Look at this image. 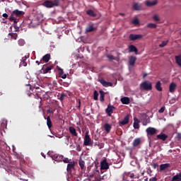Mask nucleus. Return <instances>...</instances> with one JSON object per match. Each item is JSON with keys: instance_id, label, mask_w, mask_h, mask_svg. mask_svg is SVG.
<instances>
[{"instance_id": "obj_4", "label": "nucleus", "mask_w": 181, "mask_h": 181, "mask_svg": "<svg viewBox=\"0 0 181 181\" xmlns=\"http://www.w3.org/2000/svg\"><path fill=\"white\" fill-rule=\"evenodd\" d=\"M83 145L85 146H90V145H91V137H90V135L88 134V131L86 132Z\"/></svg>"}, {"instance_id": "obj_8", "label": "nucleus", "mask_w": 181, "mask_h": 181, "mask_svg": "<svg viewBox=\"0 0 181 181\" xmlns=\"http://www.w3.org/2000/svg\"><path fill=\"white\" fill-rule=\"evenodd\" d=\"M99 83L103 86V87H112L114 84L111 82H107V81H105L104 78L98 79Z\"/></svg>"}, {"instance_id": "obj_22", "label": "nucleus", "mask_w": 181, "mask_h": 181, "mask_svg": "<svg viewBox=\"0 0 181 181\" xmlns=\"http://www.w3.org/2000/svg\"><path fill=\"white\" fill-rule=\"evenodd\" d=\"M157 139H160L161 141H166L168 139V135L165 134L161 133L157 135Z\"/></svg>"}, {"instance_id": "obj_29", "label": "nucleus", "mask_w": 181, "mask_h": 181, "mask_svg": "<svg viewBox=\"0 0 181 181\" xmlns=\"http://www.w3.org/2000/svg\"><path fill=\"white\" fill-rule=\"evenodd\" d=\"M133 8L134 9V11H141V9H142V6H141V4L138 3H135L133 5Z\"/></svg>"}, {"instance_id": "obj_27", "label": "nucleus", "mask_w": 181, "mask_h": 181, "mask_svg": "<svg viewBox=\"0 0 181 181\" xmlns=\"http://www.w3.org/2000/svg\"><path fill=\"white\" fill-rule=\"evenodd\" d=\"M59 73V77H62V78H67V75L66 74H64V71H63V69L62 68L58 69Z\"/></svg>"}, {"instance_id": "obj_43", "label": "nucleus", "mask_w": 181, "mask_h": 181, "mask_svg": "<svg viewBox=\"0 0 181 181\" xmlns=\"http://www.w3.org/2000/svg\"><path fill=\"white\" fill-rule=\"evenodd\" d=\"M93 100L97 101L98 100V92L97 90H94L93 92Z\"/></svg>"}, {"instance_id": "obj_10", "label": "nucleus", "mask_w": 181, "mask_h": 181, "mask_svg": "<svg viewBox=\"0 0 181 181\" xmlns=\"http://www.w3.org/2000/svg\"><path fill=\"white\" fill-rule=\"evenodd\" d=\"M129 122V115H127L124 117V119L119 122V127H122V125H127Z\"/></svg>"}, {"instance_id": "obj_56", "label": "nucleus", "mask_w": 181, "mask_h": 181, "mask_svg": "<svg viewBox=\"0 0 181 181\" xmlns=\"http://www.w3.org/2000/svg\"><path fill=\"white\" fill-rule=\"evenodd\" d=\"M149 181H158V178H156V177H153L149 179Z\"/></svg>"}, {"instance_id": "obj_13", "label": "nucleus", "mask_w": 181, "mask_h": 181, "mask_svg": "<svg viewBox=\"0 0 181 181\" xmlns=\"http://www.w3.org/2000/svg\"><path fill=\"white\" fill-rule=\"evenodd\" d=\"M13 15L16 16V17L23 16V15H25V12L16 9L13 11Z\"/></svg>"}, {"instance_id": "obj_9", "label": "nucleus", "mask_w": 181, "mask_h": 181, "mask_svg": "<svg viewBox=\"0 0 181 181\" xmlns=\"http://www.w3.org/2000/svg\"><path fill=\"white\" fill-rule=\"evenodd\" d=\"M100 169L101 170H107L110 169V165H108V163H107V160H103L100 163Z\"/></svg>"}, {"instance_id": "obj_34", "label": "nucleus", "mask_w": 181, "mask_h": 181, "mask_svg": "<svg viewBox=\"0 0 181 181\" xmlns=\"http://www.w3.org/2000/svg\"><path fill=\"white\" fill-rule=\"evenodd\" d=\"M6 149V144L4 142H0V152H4Z\"/></svg>"}, {"instance_id": "obj_53", "label": "nucleus", "mask_w": 181, "mask_h": 181, "mask_svg": "<svg viewBox=\"0 0 181 181\" xmlns=\"http://www.w3.org/2000/svg\"><path fill=\"white\" fill-rule=\"evenodd\" d=\"M107 57L109 60H115V57L114 55H107Z\"/></svg>"}, {"instance_id": "obj_12", "label": "nucleus", "mask_w": 181, "mask_h": 181, "mask_svg": "<svg viewBox=\"0 0 181 181\" xmlns=\"http://www.w3.org/2000/svg\"><path fill=\"white\" fill-rule=\"evenodd\" d=\"M74 166H76V162H69L67 165L66 170L67 172H71L73 169H74Z\"/></svg>"}, {"instance_id": "obj_25", "label": "nucleus", "mask_w": 181, "mask_h": 181, "mask_svg": "<svg viewBox=\"0 0 181 181\" xmlns=\"http://www.w3.org/2000/svg\"><path fill=\"white\" fill-rule=\"evenodd\" d=\"M176 90V83H171L169 86V91L170 93H175V90Z\"/></svg>"}, {"instance_id": "obj_21", "label": "nucleus", "mask_w": 181, "mask_h": 181, "mask_svg": "<svg viewBox=\"0 0 181 181\" xmlns=\"http://www.w3.org/2000/svg\"><path fill=\"white\" fill-rule=\"evenodd\" d=\"M121 102L122 104H124L126 105H128V104H129L131 100L129 99V98L128 97H123L121 98Z\"/></svg>"}, {"instance_id": "obj_11", "label": "nucleus", "mask_w": 181, "mask_h": 181, "mask_svg": "<svg viewBox=\"0 0 181 181\" xmlns=\"http://www.w3.org/2000/svg\"><path fill=\"white\" fill-rule=\"evenodd\" d=\"M146 6H155V5H158V0H153V1H151L149 0H147L145 1Z\"/></svg>"}, {"instance_id": "obj_48", "label": "nucleus", "mask_w": 181, "mask_h": 181, "mask_svg": "<svg viewBox=\"0 0 181 181\" xmlns=\"http://www.w3.org/2000/svg\"><path fill=\"white\" fill-rule=\"evenodd\" d=\"M165 110H166L165 106L160 107V109L158 110L159 114H163V112H165Z\"/></svg>"}, {"instance_id": "obj_38", "label": "nucleus", "mask_w": 181, "mask_h": 181, "mask_svg": "<svg viewBox=\"0 0 181 181\" xmlns=\"http://www.w3.org/2000/svg\"><path fill=\"white\" fill-rule=\"evenodd\" d=\"M175 62L181 67V55L175 56Z\"/></svg>"}, {"instance_id": "obj_14", "label": "nucleus", "mask_w": 181, "mask_h": 181, "mask_svg": "<svg viewBox=\"0 0 181 181\" xmlns=\"http://www.w3.org/2000/svg\"><path fill=\"white\" fill-rule=\"evenodd\" d=\"M134 122L133 127L134 129H139V122H141V121H139L138 118L134 117Z\"/></svg>"}, {"instance_id": "obj_16", "label": "nucleus", "mask_w": 181, "mask_h": 181, "mask_svg": "<svg viewBox=\"0 0 181 181\" xmlns=\"http://www.w3.org/2000/svg\"><path fill=\"white\" fill-rule=\"evenodd\" d=\"M42 74H46V65H43L42 68L40 70L37 78H39V77H43Z\"/></svg>"}, {"instance_id": "obj_26", "label": "nucleus", "mask_w": 181, "mask_h": 181, "mask_svg": "<svg viewBox=\"0 0 181 181\" xmlns=\"http://www.w3.org/2000/svg\"><path fill=\"white\" fill-rule=\"evenodd\" d=\"M27 59H28V56H25L24 57L22 58V60L20 63V66H23L24 67H26V66H28V63L26 62Z\"/></svg>"}, {"instance_id": "obj_55", "label": "nucleus", "mask_w": 181, "mask_h": 181, "mask_svg": "<svg viewBox=\"0 0 181 181\" xmlns=\"http://www.w3.org/2000/svg\"><path fill=\"white\" fill-rule=\"evenodd\" d=\"M59 3L60 0H54V5H55V6H59Z\"/></svg>"}, {"instance_id": "obj_2", "label": "nucleus", "mask_w": 181, "mask_h": 181, "mask_svg": "<svg viewBox=\"0 0 181 181\" xmlns=\"http://www.w3.org/2000/svg\"><path fill=\"white\" fill-rule=\"evenodd\" d=\"M25 90L28 97H33L36 98V100H40V103H42V98L39 97V95L37 93L33 94V90H35V88L32 87L30 84L25 85Z\"/></svg>"}, {"instance_id": "obj_52", "label": "nucleus", "mask_w": 181, "mask_h": 181, "mask_svg": "<svg viewBox=\"0 0 181 181\" xmlns=\"http://www.w3.org/2000/svg\"><path fill=\"white\" fill-rule=\"evenodd\" d=\"M18 45H19V46H23V45H25V40H18Z\"/></svg>"}, {"instance_id": "obj_46", "label": "nucleus", "mask_w": 181, "mask_h": 181, "mask_svg": "<svg viewBox=\"0 0 181 181\" xmlns=\"http://www.w3.org/2000/svg\"><path fill=\"white\" fill-rule=\"evenodd\" d=\"M53 67H54V65H50V66H47V64L46 73H47L48 71H50V70H52V69H53Z\"/></svg>"}, {"instance_id": "obj_60", "label": "nucleus", "mask_w": 181, "mask_h": 181, "mask_svg": "<svg viewBox=\"0 0 181 181\" xmlns=\"http://www.w3.org/2000/svg\"><path fill=\"white\" fill-rule=\"evenodd\" d=\"M129 177L131 179H134V177H135V174H134V173L130 174Z\"/></svg>"}, {"instance_id": "obj_42", "label": "nucleus", "mask_w": 181, "mask_h": 181, "mask_svg": "<svg viewBox=\"0 0 181 181\" xmlns=\"http://www.w3.org/2000/svg\"><path fill=\"white\" fill-rule=\"evenodd\" d=\"M46 95H47V100H49V98L50 100V98H52L53 97V95L52 94V92H50V91H47Z\"/></svg>"}, {"instance_id": "obj_61", "label": "nucleus", "mask_w": 181, "mask_h": 181, "mask_svg": "<svg viewBox=\"0 0 181 181\" xmlns=\"http://www.w3.org/2000/svg\"><path fill=\"white\" fill-rule=\"evenodd\" d=\"M48 87L49 89L53 88V85L52 83H48Z\"/></svg>"}, {"instance_id": "obj_6", "label": "nucleus", "mask_w": 181, "mask_h": 181, "mask_svg": "<svg viewBox=\"0 0 181 181\" xmlns=\"http://www.w3.org/2000/svg\"><path fill=\"white\" fill-rule=\"evenodd\" d=\"M142 37H144V35L141 34H130L129 36V39L133 42L135 40H140V39H142Z\"/></svg>"}, {"instance_id": "obj_64", "label": "nucleus", "mask_w": 181, "mask_h": 181, "mask_svg": "<svg viewBox=\"0 0 181 181\" xmlns=\"http://www.w3.org/2000/svg\"><path fill=\"white\" fill-rule=\"evenodd\" d=\"M42 61H43V62H46V55H44V56L42 57Z\"/></svg>"}, {"instance_id": "obj_37", "label": "nucleus", "mask_w": 181, "mask_h": 181, "mask_svg": "<svg viewBox=\"0 0 181 181\" xmlns=\"http://www.w3.org/2000/svg\"><path fill=\"white\" fill-rule=\"evenodd\" d=\"M53 6H55L53 1H46V8H53Z\"/></svg>"}, {"instance_id": "obj_18", "label": "nucleus", "mask_w": 181, "mask_h": 181, "mask_svg": "<svg viewBox=\"0 0 181 181\" xmlns=\"http://www.w3.org/2000/svg\"><path fill=\"white\" fill-rule=\"evenodd\" d=\"M141 138H136L133 141L132 145L135 148L136 146H139V145H141Z\"/></svg>"}, {"instance_id": "obj_36", "label": "nucleus", "mask_w": 181, "mask_h": 181, "mask_svg": "<svg viewBox=\"0 0 181 181\" xmlns=\"http://www.w3.org/2000/svg\"><path fill=\"white\" fill-rule=\"evenodd\" d=\"M94 30H95V28H94L93 25H88L86 29V32H88V33L94 32Z\"/></svg>"}, {"instance_id": "obj_15", "label": "nucleus", "mask_w": 181, "mask_h": 181, "mask_svg": "<svg viewBox=\"0 0 181 181\" xmlns=\"http://www.w3.org/2000/svg\"><path fill=\"white\" fill-rule=\"evenodd\" d=\"M63 155L55 154V156H54V160H55L56 162H63Z\"/></svg>"}, {"instance_id": "obj_62", "label": "nucleus", "mask_w": 181, "mask_h": 181, "mask_svg": "<svg viewBox=\"0 0 181 181\" xmlns=\"http://www.w3.org/2000/svg\"><path fill=\"white\" fill-rule=\"evenodd\" d=\"M42 114H43L45 119H46V115H45V109H42Z\"/></svg>"}, {"instance_id": "obj_23", "label": "nucleus", "mask_w": 181, "mask_h": 181, "mask_svg": "<svg viewBox=\"0 0 181 181\" xmlns=\"http://www.w3.org/2000/svg\"><path fill=\"white\" fill-rule=\"evenodd\" d=\"M112 126L111 124H108V123H105L104 125V129L105 131L107 133L110 134V132H111V129H112Z\"/></svg>"}, {"instance_id": "obj_58", "label": "nucleus", "mask_w": 181, "mask_h": 181, "mask_svg": "<svg viewBox=\"0 0 181 181\" xmlns=\"http://www.w3.org/2000/svg\"><path fill=\"white\" fill-rule=\"evenodd\" d=\"M76 151H78V152H80L81 151V147L80 146V145H78L76 146Z\"/></svg>"}, {"instance_id": "obj_54", "label": "nucleus", "mask_w": 181, "mask_h": 181, "mask_svg": "<svg viewBox=\"0 0 181 181\" xmlns=\"http://www.w3.org/2000/svg\"><path fill=\"white\" fill-rule=\"evenodd\" d=\"M49 60H50V54H46V63H49Z\"/></svg>"}, {"instance_id": "obj_30", "label": "nucleus", "mask_w": 181, "mask_h": 181, "mask_svg": "<svg viewBox=\"0 0 181 181\" xmlns=\"http://www.w3.org/2000/svg\"><path fill=\"white\" fill-rule=\"evenodd\" d=\"M87 15H88L89 16H92L93 18H95V16H97V14L95 13H94V11L90 9L86 11Z\"/></svg>"}, {"instance_id": "obj_24", "label": "nucleus", "mask_w": 181, "mask_h": 181, "mask_svg": "<svg viewBox=\"0 0 181 181\" xmlns=\"http://www.w3.org/2000/svg\"><path fill=\"white\" fill-rule=\"evenodd\" d=\"M129 52H130L131 53H132V52L137 53L138 48H136V47H135V45H131L129 46Z\"/></svg>"}, {"instance_id": "obj_49", "label": "nucleus", "mask_w": 181, "mask_h": 181, "mask_svg": "<svg viewBox=\"0 0 181 181\" xmlns=\"http://www.w3.org/2000/svg\"><path fill=\"white\" fill-rule=\"evenodd\" d=\"M168 45V41H163L161 44H160V47H165Z\"/></svg>"}, {"instance_id": "obj_17", "label": "nucleus", "mask_w": 181, "mask_h": 181, "mask_svg": "<svg viewBox=\"0 0 181 181\" xmlns=\"http://www.w3.org/2000/svg\"><path fill=\"white\" fill-rule=\"evenodd\" d=\"M136 62V57H130L129 59V66H135V63Z\"/></svg>"}, {"instance_id": "obj_57", "label": "nucleus", "mask_w": 181, "mask_h": 181, "mask_svg": "<svg viewBox=\"0 0 181 181\" xmlns=\"http://www.w3.org/2000/svg\"><path fill=\"white\" fill-rule=\"evenodd\" d=\"M151 166L153 168V169H156V167L158 166L157 163H154L151 165Z\"/></svg>"}, {"instance_id": "obj_45", "label": "nucleus", "mask_w": 181, "mask_h": 181, "mask_svg": "<svg viewBox=\"0 0 181 181\" xmlns=\"http://www.w3.org/2000/svg\"><path fill=\"white\" fill-rule=\"evenodd\" d=\"M174 180H177L181 181V173L174 175Z\"/></svg>"}, {"instance_id": "obj_50", "label": "nucleus", "mask_w": 181, "mask_h": 181, "mask_svg": "<svg viewBox=\"0 0 181 181\" xmlns=\"http://www.w3.org/2000/svg\"><path fill=\"white\" fill-rule=\"evenodd\" d=\"M62 162H64V163H70V160H69L67 158L63 157Z\"/></svg>"}, {"instance_id": "obj_47", "label": "nucleus", "mask_w": 181, "mask_h": 181, "mask_svg": "<svg viewBox=\"0 0 181 181\" xmlns=\"http://www.w3.org/2000/svg\"><path fill=\"white\" fill-rule=\"evenodd\" d=\"M132 23H133V25H139V19H138V18H134V19L132 21Z\"/></svg>"}, {"instance_id": "obj_7", "label": "nucleus", "mask_w": 181, "mask_h": 181, "mask_svg": "<svg viewBox=\"0 0 181 181\" xmlns=\"http://www.w3.org/2000/svg\"><path fill=\"white\" fill-rule=\"evenodd\" d=\"M114 110H115V107L108 105L107 107L105 109V112L109 117H111L114 112Z\"/></svg>"}, {"instance_id": "obj_44", "label": "nucleus", "mask_w": 181, "mask_h": 181, "mask_svg": "<svg viewBox=\"0 0 181 181\" xmlns=\"http://www.w3.org/2000/svg\"><path fill=\"white\" fill-rule=\"evenodd\" d=\"M153 21H155V22H159V21H160V18H159V16L158 14H155L153 16Z\"/></svg>"}, {"instance_id": "obj_28", "label": "nucleus", "mask_w": 181, "mask_h": 181, "mask_svg": "<svg viewBox=\"0 0 181 181\" xmlns=\"http://www.w3.org/2000/svg\"><path fill=\"white\" fill-rule=\"evenodd\" d=\"M69 132L73 135L74 136H78L77 132L76 131V129L73 127H69Z\"/></svg>"}, {"instance_id": "obj_31", "label": "nucleus", "mask_w": 181, "mask_h": 181, "mask_svg": "<svg viewBox=\"0 0 181 181\" xmlns=\"http://www.w3.org/2000/svg\"><path fill=\"white\" fill-rule=\"evenodd\" d=\"M99 93L100 94V101L101 103H104V98L105 97V92H104V90H100Z\"/></svg>"}, {"instance_id": "obj_40", "label": "nucleus", "mask_w": 181, "mask_h": 181, "mask_svg": "<svg viewBox=\"0 0 181 181\" xmlns=\"http://www.w3.org/2000/svg\"><path fill=\"white\" fill-rule=\"evenodd\" d=\"M86 163L83 160H79V166L82 170H84Z\"/></svg>"}, {"instance_id": "obj_1", "label": "nucleus", "mask_w": 181, "mask_h": 181, "mask_svg": "<svg viewBox=\"0 0 181 181\" xmlns=\"http://www.w3.org/2000/svg\"><path fill=\"white\" fill-rule=\"evenodd\" d=\"M47 125L49 129L52 131V119L50 118L53 117L54 114V111H56V107H54V104L52 102H48V105H47Z\"/></svg>"}, {"instance_id": "obj_51", "label": "nucleus", "mask_w": 181, "mask_h": 181, "mask_svg": "<svg viewBox=\"0 0 181 181\" xmlns=\"http://www.w3.org/2000/svg\"><path fill=\"white\" fill-rule=\"evenodd\" d=\"M64 97H67V95L64 93H62L61 95H60L59 100L61 101H63L64 100Z\"/></svg>"}, {"instance_id": "obj_20", "label": "nucleus", "mask_w": 181, "mask_h": 181, "mask_svg": "<svg viewBox=\"0 0 181 181\" xmlns=\"http://www.w3.org/2000/svg\"><path fill=\"white\" fill-rule=\"evenodd\" d=\"M168 168H170V163H165L160 165V172L163 170H166Z\"/></svg>"}, {"instance_id": "obj_39", "label": "nucleus", "mask_w": 181, "mask_h": 181, "mask_svg": "<svg viewBox=\"0 0 181 181\" xmlns=\"http://www.w3.org/2000/svg\"><path fill=\"white\" fill-rule=\"evenodd\" d=\"M47 155L49 156V158H52V160H54L56 153H54L53 151H48Z\"/></svg>"}, {"instance_id": "obj_63", "label": "nucleus", "mask_w": 181, "mask_h": 181, "mask_svg": "<svg viewBox=\"0 0 181 181\" xmlns=\"http://www.w3.org/2000/svg\"><path fill=\"white\" fill-rule=\"evenodd\" d=\"M177 138L178 139H181V135H180V134H177Z\"/></svg>"}, {"instance_id": "obj_41", "label": "nucleus", "mask_w": 181, "mask_h": 181, "mask_svg": "<svg viewBox=\"0 0 181 181\" xmlns=\"http://www.w3.org/2000/svg\"><path fill=\"white\" fill-rule=\"evenodd\" d=\"M9 36H11V39H14V40H16L18 39V34L16 33H9Z\"/></svg>"}, {"instance_id": "obj_59", "label": "nucleus", "mask_w": 181, "mask_h": 181, "mask_svg": "<svg viewBox=\"0 0 181 181\" xmlns=\"http://www.w3.org/2000/svg\"><path fill=\"white\" fill-rule=\"evenodd\" d=\"M2 16H3V18H5V19H8V16L6 13H3Z\"/></svg>"}, {"instance_id": "obj_5", "label": "nucleus", "mask_w": 181, "mask_h": 181, "mask_svg": "<svg viewBox=\"0 0 181 181\" xmlns=\"http://www.w3.org/2000/svg\"><path fill=\"white\" fill-rule=\"evenodd\" d=\"M146 132L147 133L148 136H153V135L158 134V130L153 127H148L146 129Z\"/></svg>"}, {"instance_id": "obj_32", "label": "nucleus", "mask_w": 181, "mask_h": 181, "mask_svg": "<svg viewBox=\"0 0 181 181\" xmlns=\"http://www.w3.org/2000/svg\"><path fill=\"white\" fill-rule=\"evenodd\" d=\"M9 21H11V22H12V21H13L14 22V23H17V20H16V16H15V14H13V12H12L11 13V16L9 17Z\"/></svg>"}, {"instance_id": "obj_33", "label": "nucleus", "mask_w": 181, "mask_h": 181, "mask_svg": "<svg viewBox=\"0 0 181 181\" xmlns=\"http://www.w3.org/2000/svg\"><path fill=\"white\" fill-rule=\"evenodd\" d=\"M146 28H148V29H156L158 25L155 23H150L146 25Z\"/></svg>"}, {"instance_id": "obj_3", "label": "nucleus", "mask_w": 181, "mask_h": 181, "mask_svg": "<svg viewBox=\"0 0 181 181\" xmlns=\"http://www.w3.org/2000/svg\"><path fill=\"white\" fill-rule=\"evenodd\" d=\"M140 88L146 91H151L152 90V83L149 81H145L140 84Z\"/></svg>"}, {"instance_id": "obj_35", "label": "nucleus", "mask_w": 181, "mask_h": 181, "mask_svg": "<svg viewBox=\"0 0 181 181\" xmlns=\"http://www.w3.org/2000/svg\"><path fill=\"white\" fill-rule=\"evenodd\" d=\"M156 88L157 91H162V83L160 81H158L156 84Z\"/></svg>"}, {"instance_id": "obj_19", "label": "nucleus", "mask_w": 181, "mask_h": 181, "mask_svg": "<svg viewBox=\"0 0 181 181\" xmlns=\"http://www.w3.org/2000/svg\"><path fill=\"white\" fill-rule=\"evenodd\" d=\"M39 25H40V22H39V21L37 20H32V21L30 23V26H31V28H36L37 26H39Z\"/></svg>"}]
</instances>
